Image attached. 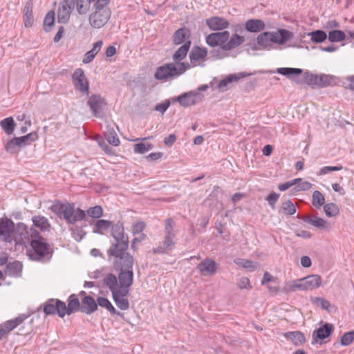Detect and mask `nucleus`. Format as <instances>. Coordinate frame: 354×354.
<instances>
[{
    "label": "nucleus",
    "mask_w": 354,
    "mask_h": 354,
    "mask_svg": "<svg viewBox=\"0 0 354 354\" xmlns=\"http://www.w3.org/2000/svg\"><path fill=\"white\" fill-rule=\"evenodd\" d=\"M308 36L310 37V40L313 43L320 44L324 42L327 39V34L322 30H316L315 31L309 32L307 33Z\"/></svg>",
    "instance_id": "41"
},
{
    "label": "nucleus",
    "mask_w": 354,
    "mask_h": 354,
    "mask_svg": "<svg viewBox=\"0 0 354 354\" xmlns=\"http://www.w3.org/2000/svg\"><path fill=\"white\" fill-rule=\"evenodd\" d=\"M33 252L30 254L31 259L39 262L49 261L53 253V249L46 242L39 232L30 227V235L28 241Z\"/></svg>",
    "instance_id": "3"
},
{
    "label": "nucleus",
    "mask_w": 354,
    "mask_h": 354,
    "mask_svg": "<svg viewBox=\"0 0 354 354\" xmlns=\"http://www.w3.org/2000/svg\"><path fill=\"white\" fill-rule=\"evenodd\" d=\"M333 330L334 326L333 324L325 323L319 328L313 331V339L315 342H317V339L324 340L333 333Z\"/></svg>",
    "instance_id": "26"
},
{
    "label": "nucleus",
    "mask_w": 354,
    "mask_h": 354,
    "mask_svg": "<svg viewBox=\"0 0 354 354\" xmlns=\"http://www.w3.org/2000/svg\"><path fill=\"white\" fill-rule=\"evenodd\" d=\"M203 97V94L198 91H190L180 95L179 104L183 107H189L199 103Z\"/></svg>",
    "instance_id": "14"
},
{
    "label": "nucleus",
    "mask_w": 354,
    "mask_h": 354,
    "mask_svg": "<svg viewBox=\"0 0 354 354\" xmlns=\"http://www.w3.org/2000/svg\"><path fill=\"white\" fill-rule=\"evenodd\" d=\"M72 237L77 242L81 241L86 234L83 226L74 225L70 227Z\"/></svg>",
    "instance_id": "46"
},
{
    "label": "nucleus",
    "mask_w": 354,
    "mask_h": 354,
    "mask_svg": "<svg viewBox=\"0 0 354 354\" xmlns=\"http://www.w3.org/2000/svg\"><path fill=\"white\" fill-rule=\"evenodd\" d=\"M251 75H252V73H248L246 72H241L237 74H230L218 82L216 88L220 92L223 93L232 87V84L234 82H237L241 78L246 77Z\"/></svg>",
    "instance_id": "13"
},
{
    "label": "nucleus",
    "mask_w": 354,
    "mask_h": 354,
    "mask_svg": "<svg viewBox=\"0 0 354 354\" xmlns=\"http://www.w3.org/2000/svg\"><path fill=\"white\" fill-rule=\"evenodd\" d=\"M33 0H28L24 8V21L26 27H31L34 22L32 15Z\"/></svg>",
    "instance_id": "33"
},
{
    "label": "nucleus",
    "mask_w": 354,
    "mask_h": 354,
    "mask_svg": "<svg viewBox=\"0 0 354 354\" xmlns=\"http://www.w3.org/2000/svg\"><path fill=\"white\" fill-rule=\"evenodd\" d=\"M207 55V50L206 48L195 46L191 50L189 57L191 63L195 66L196 62L204 59Z\"/></svg>",
    "instance_id": "28"
},
{
    "label": "nucleus",
    "mask_w": 354,
    "mask_h": 354,
    "mask_svg": "<svg viewBox=\"0 0 354 354\" xmlns=\"http://www.w3.org/2000/svg\"><path fill=\"white\" fill-rule=\"evenodd\" d=\"M111 236L115 240L112 244L120 245L122 243H126L129 246V238L124 234L123 223L118 221V223L112 225L111 230Z\"/></svg>",
    "instance_id": "18"
},
{
    "label": "nucleus",
    "mask_w": 354,
    "mask_h": 354,
    "mask_svg": "<svg viewBox=\"0 0 354 354\" xmlns=\"http://www.w3.org/2000/svg\"><path fill=\"white\" fill-rule=\"evenodd\" d=\"M32 228L37 227L42 232H49L51 225L46 217L42 215H35L32 217Z\"/></svg>",
    "instance_id": "30"
},
{
    "label": "nucleus",
    "mask_w": 354,
    "mask_h": 354,
    "mask_svg": "<svg viewBox=\"0 0 354 354\" xmlns=\"http://www.w3.org/2000/svg\"><path fill=\"white\" fill-rule=\"evenodd\" d=\"M50 210L59 218H64L69 225H74L77 221H81L86 218L85 212L80 208L75 209L73 203H63L57 201L50 207Z\"/></svg>",
    "instance_id": "4"
},
{
    "label": "nucleus",
    "mask_w": 354,
    "mask_h": 354,
    "mask_svg": "<svg viewBox=\"0 0 354 354\" xmlns=\"http://www.w3.org/2000/svg\"><path fill=\"white\" fill-rule=\"evenodd\" d=\"M109 144L117 147L120 144L119 138L113 129H109L104 135Z\"/></svg>",
    "instance_id": "52"
},
{
    "label": "nucleus",
    "mask_w": 354,
    "mask_h": 354,
    "mask_svg": "<svg viewBox=\"0 0 354 354\" xmlns=\"http://www.w3.org/2000/svg\"><path fill=\"white\" fill-rule=\"evenodd\" d=\"M189 67L188 63L180 62L178 66L173 63H167L156 68L154 77L157 80L166 81L169 78L179 77Z\"/></svg>",
    "instance_id": "6"
},
{
    "label": "nucleus",
    "mask_w": 354,
    "mask_h": 354,
    "mask_svg": "<svg viewBox=\"0 0 354 354\" xmlns=\"http://www.w3.org/2000/svg\"><path fill=\"white\" fill-rule=\"evenodd\" d=\"M0 126L7 135H11L16 126L12 117L6 118L0 122Z\"/></svg>",
    "instance_id": "42"
},
{
    "label": "nucleus",
    "mask_w": 354,
    "mask_h": 354,
    "mask_svg": "<svg viewBox=\"0 0 354 354\" xmlns=\"http://www.w3.org/2000/svg\"><path fill=\"white\" fill-rule=\"evenodd\" d=\"M117 272L118 273V277L113 273L107 274L103 279V286L107 288L108 281L115 278L116 289L129 292V288L133 283L134 273L133 268L117 271Z\"/></svg>",
    "instance_id": "7"
},
{
    "label": "nucleus",
    "mask_w": 354,
    "mask_h": 354,
    "mask_svg": "<svg viewBox=\"0 0 354 354\" xmlns=\"http://www.w3.org/2000/svg\"><path fill=\"white\" fill-rule=\"evenodd\" d=\"M128 248L126 243H122L120 245L111 244L107 250L108 261H112L116 272L133 268L134 258L127 252Z\"/></svg>",
    "instance_id": "2"
},
{
    "label": "nucleus",
    "mask_w": 354,
    "mask_h": 354,
    "mask_svg": "<svg viewBox=\"0 0 354 354\" xmlns=\"http://www.w3.org/2000/svg\"><path fill=\"white\" fill-rule=\"evenodd\" d=\"M171 101L169 99L165 100L162 103L156 104L154 107V110L160 112L161 114H163L170 106Z\"/></svg>",
    "instance_id": "63"
},
{
    "label": "nucleus",
    "mask_w": 354,
    "mask_h": 354,
    "mask_svg": "<svg viewBox=\"0 0 354 354\" xmlns=\"http://www.w3.org/2000/svg\"><path fill=\"white\" fill-rule=\"evenodd\" d=\"M72 81L76 90L82 94L88 95L89 82L82 68H78L75 70L72 75Z\"/></svg>",
    "instance_id": "10"
},
{
    "label": "nucleus",
    "mask_w": 354,
    "mask_h": 354,
    "mask_svg": "<svg viewBox=\"0 0 354 354\" xmlns=\"http://www.w3.org/2000/svg\"><path fill=\"white\" fill-rule=\"evenodd\" d=\"M354 340V330L348 331L343 334L341 337L340 344L346 346L352 344Z\"/></svg>",
    "instance_id": "56"
},
{
    "label": "nucleus",
    "mask_w": 354,
    "mask_h": 354,
    "mask_svg": "<svg viewBox=\"0 0 354 354\" xmlns=\"http://www.w3.org/2000/svg\"><path fill=\"white\" fill-rule=\"evenodd\" d=\"M191 40V30L185 27L177 29L172 35V42L175 46L183 45Z\"/></svg>",
    "instance_id": "22"
},
{
    "label": "nucleus",
    "mask_w": 354,
    "mask_h": 354,
    "mask_svg": "<svg viewBox=\"0 0 354 354\" xmlns=\"http://www.w3.org/2000/svg\"><path fill=\"white\" fill-rule=\"evenodd\" d=\"M318 75H315L309 71H306L304 73V80L309 85L312 86H317L319 87L318 83Z\"/></svg>",
    "instance_id": "54"
},
{
    "label": "nucleus",
    "mask_w": 354,
    "mask_h": 354,
    "mask_svg": "<svg viewBox=\"0 0 354 354\" xmlns=\"http://www.w3.org/2000/svg\"><path fill=\"white\" fill-rule=\"evenodd\" d=\"M285 337L291 339L296 346L301 345L306 340L304 333L300 331L288 332L285 334Z\"/></svg>",
    "instance_id": "40"
},
{
    "label": "nucleus",
    "mask_w": 354,
    "mask_h": 354,
    "mask_svg": "<svg viewBox=\"0 0 354 354\" xmlns=\"http://www.w3.org/2000/svg\"><path fill=\"white\" fill-rule=\"evenodd\" d=\"M87 104L90 107L93 116L96 118L100 117V112L103 106L106 104L105 100L98 94L91 95L88 100Z\"/></svg>",
    "instance_id": "15"
},
{
    "label": "nucleus",
    "mask_w": 354,
    "mask_h": 354,
    "mask_svg": "<svg viewBox=\"0 0 354 354\" xmlns=\"http://www.w3.org/2000/svg\"><path fill=\"white\" fill-rule=\"evenodd\" d=\"M273 33L275 36L274 44L280 45L284 44L293 37V33L286 29H279Z\"/></svg>",
    "instance_id": "38"
},
{
    "label": "nucleus",
    "mask_w": 354,
    "mask_h": 354,
    "mask_svg": "<svg viewBox=\"0 0 354 354\" xmlns=\"http://www.w3.org/2000/svg\"><path fill=\"white\" fill-rule=\"evenodd\" d=\"M191 45L192 41H188L185 44L181 45L174 53L172 59L176 63L177 66L178 64L181 62V61L186 57Z\"/></svg>",
    "instance_id": "32"
},
{
    "label": "nucleus",
    "mask_w": 354,
    "mask_h": 354,
    "mask_svg": "<svg viewBox=\"0 0 354 354\" xmlns=\"http://www.w3.org/2000/svg\"><path fill=\"white\" fill-rule=\"evenodd\" d=\"M300 181H301V178H295L290 181H287L283 183H280L278 185V189L281 192H284V191L288 189L289 188H290L291 187H292L293 185H296L297 183H299Z\"/></svg>",
    "instance_id": "62"
},
{
    "label": "nucleus",
    "mask_w": 354,
    "mask_h": 354,
    "mask_svg": "<svg viewBox=\"0 0 354 354\" xmlns=\"http://www.w3.org/2000/svg\"><path fill=\"white\" fill-rule=\"evenodd\" d=\"M146 227V223L144 221H136L133 224L132 226V232L134 236L136 235V234H140V232H142L144 230Z\"/></svg>",
    "instance_id": "61"
},
{
    "label": "nucleus",
    "mask_w": 354,
    "mask_h": 354,
    "mask_svg": "<svg viewBox=\"0 0 354 354\" xmlns=\"http://www.w3.org/2000/svg\"><path fill=\"white\" fill-rule=\"evenodd\" d=\"M319 88L333 86L339 83V78L333 75L319 74L318 75Z\"/></svg>",
    "instance_id": "31"
},
{
    "label": "nucleus",
    "mask_w": 354,
    "mask_h": 354,
    "mask_svg": "<svg viewBox=\"0 0 354 354\" xmlns=\"http://www.w3.org/2000/svg\"><path fill=\"white\" fill-rule=\"evenodd\" d=\"M111 221L104 219L97 220L93 229V232L95 234H103L102 231L107 230L112 226Z\"/></svg>",
    "instance_id": "44"
},
{
    "label": "nucleus",
    "mask_w": 354,
    "mask_h": 354,
    "mask_svg": "<svg viewBox=\"0 0 354 354\" xmlns=\"http://www.w3.org/2000/svg\"><path fill=\"white\" fill-rule=\"evenodd\" d=\"M176 245V241L164 238L156 247L152 248V252L156 254H165L172 251Z\"/></svg>",
    "instance_id": "25"
},
{
    "label": "nucleus",
    "mask_w": 354,
    "mask_h": 354,
    "mask_svg": "<svg viewBox=\"0 0 354 354\" xmlns=\"http://www.w3.org/2000/svg\"><path fill=\"white\" fill-rule=\"evenodd\" d=\"M23 270V265L19 261H15L6 264L4 272L6 274L13 277H21Z\"/></svg>",
    "instance_id": "29"
},
{
    "label": "nucleus",
    "mask_w": 354,
    "mask_h": 354,
    "mask_svg": "<svg viewBox=\"0 0 354 354\" xmlns=\"http://www.w3.org/2000/svg\"><path fill=\"white\" fill-rule=\"evenodd\" d=\"M55 22L54 11H49L45 16L44 20V28L46 32H49Z\"/></svg>",
    "instance_id": "55"
},
{
    "label": "nucleus",
    "mask_w": 354,
    "mask_h": 354,
    "mask_svg": "<svg viewBox=\"0 0 354 354\" xmlns=\"http://www.w3.org/2000/svg\"><path fill=\"white\" fill-rule=\"evenodd\" d=\"M175 222L171 218L165 221L164 238L175 240L176 233L174 232Z\"/></svg>",
    "instance_id": "39"
},
{
    "label": "nucleus",
    "mask_w": 354,
    "mask_h": 354,
    "mask_svg": "<svg viewBox=\"0 0 354 354\" xmlns=\"http://www.w3.org/2000/svg\"><path fill=\"white\" fill-rule=\"evenodd\" d=\"M245 41V37L236 33L231 36L230 32H212L205 37L206 44L212 48L219 46L223 51H230L240 46Z\"/></svg>",
    "instance_id": "1"
},
{
    "label": "nucleus",
    "mask_w": 354,
    "mask_h": 354,
    "mask_svg": "<svg viewBox=\"0 0 354 354\" xmlns=\"http://www.w3.org/2000/svg\"><path fill=\"white\" fill-rule=\"evenodd\" d=\"M97 302L98 304V306L106 308L107 310H109L111 315H121L120 312L115 310L114 306L112 305L111 301L107 298L104 297H99L97 299Z\"/></svg>",
    "instance_id": "43"
},
{
    "label": "nucleus",
    "mask_w": 354,
    "mask_h": 354,
    "mask_svg": "<svg viewBox=\"0 0 354 354\" xmlns=\"http://www.w3.org/2000/svg\"><path fill=\"white\" fill-rule=\"evenodd\" d=\"M313 303L317 306H320L322 309L328 310L330 307V303L328 300L322 297H315L312 300Z\"/></svg>",
    "instance_id": "59"
},
{
    "label": "nucleus",
    "mask_w": 354,
    "mask_h": 354,
    "mask_svg": "<svg viewBox=\"0 0 354 354\" xmlns=\"http://www.w3.org/2000/svg\"><path fill=\"white\" fill-rule=\"evenodd\" d=\"M322 278L318 274L308 275L304 278L294 281L288 287L289 291L312 290L318 288L321 286Z\"/></svg>",
    "instance_id": "8"
},
{
    "label": "nucleus",
    "mask_w": 354,
    "mask_h": 354,
    "mask_svg": "<svg viewBox=\"0 0 354 354\" xmlns=\"http://www.w3.org/2000/svg\"><path fill=\"white\" fill-rule=\"evenodd\" d=\"M68 305L65 304V315H70L73 313L81 312V302L75 294L71 295L67 299Z\"/></svg>",
    "instance_id": "27"
},
{
    "label": "nucleus",
    "mask_w": 354,
    "mask_h": 354,
    "mask_svg": "<svg viewBox=\"0 0 354 354\" xmlns=\"http://www.w3.org/2000/svg\"><path fill=\"white\" fill-rule=\"evenodd\" d=\"M296 211L297 209L293 203L288 200L281 203L279 212H282L286 215H293L296 213Z\"/></svg>",
    "instance_id": "47"
},
{
    "label": "nucleus",
    "mask_w": 354,
    "mask_h": 354,
    "mask_svg": "<svg viewBox=\"0 0 354 354\" xmlns=\"http://www.w3.org/2000/svg\"><path fill=\"white\" fill-rule=\"evenodd\" d=\"M37 138L38 136L36 132H31L26 136L17 137V139L20 144V147H21L30 145L32 142L37 140Z\"/></svg>",
    "instance_id": "45"
},
{
    "label": "nucleus",
    "mask_w": 354,
    "mask_h": 354,
    "mask_svg": "<svg viewBox=\"0 0 354 354\" xmlns=\"http://www.w3.org/2000/svg\"><path fill=\"white\" fill-rule=\"evenodd\" d=\"M65 302L58 299H49L44 304V313L46 315H55L63 318L65 316Z\"/></svg>",
    "instance_id": "11"
},
{
    "label": "nucleus",
    "mask_w": 354,
    "mask_h": 354,
    "mask_svg": "<svg viewBox=\"0 0 354 354\" xmlns=\"http://www.w3.org/2000/svg\"><path fill=\"white\" fill-rule=\"evenodd\" d=\"M328 38L330 42H339L346 39V35L342 30H333L329 31Z\"/></svg>",
    "instance_id": "48"
},
{
    "label": "nucleus",
    "mask_w": 354,
    "mask_h": 354,
    "mask_svg": "<svg viewBox=\"0 0 354 354\" xmlns=\"http://www.w3.org/2000/svg\"><path fill=\"white\" fill-rule=\"evenodd\" d=\"M324 211L328 217H334L339 214V207L334 203H329L324 205Z\"/></svg>",
    "instance_id": "49"
},
{
    "label": "nucleus",
    "mask_w": 354,
    "mask_h": 354,
    "mask_svg": "<svg viewBox=\"0 0 354 354\" xmlns=\"http://www.w3.org/2000/svg\"><path fill=\"white\" fill-rule=\"evenodd\" d=\"M259 73L261 74H273L277 73L280 75H284L292 80H296V77L303 73V70L297 68L290 67H281L277 68L276 71L272 70L260 71Z\"/></svg>",
    "instance_id": "17"
},
{
    "label": "nucleus",
    "mask_w": 354,
    "mask_h": 354,
    "mask_svg": "<svg viewBox=\"0 0 354 354\" xmlns=\"http://www.w3.org/2000/svg\"><path fill=\"white\" fill-rule=\"evenodd\" d=\"M110 1L111 0H96L94 3L95 11L92 12L88 17L89 24L93 28H102L110 19L111 10L106 8Z\"/></svg>",
    "instance_id": "5"
},
{
    "label": "nucleus",
    "mask_w": 354,
    "mask_h": 354,
    "mask_svg": "<svg viewBox=\"0 0 354 354\" xmlns=\"http://www.w3.org/2000/svg\"><path fill=\"white\" fill-rule=\"evenodd\" d=\"M324 196L319 191H315L312 196V204L316 209H320L324 205Z\"/></svg>",
    "instance_id": "50"
},
{
    "label": "nucleus",
    "mask_w": 354,
    "mask_h": 354,
    "mask_svg": "<svg viewBox=\"0 0 354 354\" xmlns=\"http://www.w3.org/2000/svg\"><path fill=\"white\" fill-rule=\"evenodd\" d=\"M234 263L239 266L250 270V271H254L257 268V263L251 260L239 258L234 260Z\"/></svg>",
    "instance_id": "53"
},
{
    "label": "nucleus",
    "mask_w": 354,
    "mask_h": 354,
    "mask_svg": "<svg viewBox=\"0 0 354 354\" xmlns=\"http://www.w3.org/2000/svg\"><path fill=\"white\" fill-rule=\"evenodd\" d=\"M265 23L261 19H252L248 20L245 24V28L250 32H259L264 30Z\"/></svg>",
    "instance_id": "35"
},
{
    "label": "nucleus",
    "mask_w": 354,
    "mask_h": 354,
    "mask_svg": "<svg viewBox=\"0 0 354 354\" xmlns=\"http://www.w3.org/2000/svg\"><path fill=\"white\" fill-rule=\"evenodd\" d=\"M205 24L210 30L217 32L223 31L230 25L229 21L221 17H212L206 19Z\"/></svg>",
    "instance_id": "20"
},
{
    "label": "nucleus",
    "mask_w": 354,
    "mask_h": 354,
    "mask_svg": "<svg viewBox=\"0 0 354 354\" xmlns=\"http://www.w3.org/2000/svg\"><path fill=\"white\" fill-rule=\"evenodd\" d=\"M103 45L102 40H99L93 44V48L91 50L87 51L84 54V57L82 59V62L84 64H88L91 62L95 58V55L99 53L102 46Z\"/></svg>",
    "instance_id": "36"
},
{
    "label": "nucleus",
    "mask_w": 354,
    "mask_h": 354,
    "mask_svg": "<svg viewBox=\"0 0 354 354\" xmlns=\"http://www.w3.org/2000/svg\"><path fill=\"white\" fill-rule=\"evenodd\" d=\"M297 185L293 188V190L295 192H301V191H308L312 187V184L308 181H302L299 183H297Z\"/></svg>",
    "instance_id": "64"
},
{
    "label": "nucleus",
    "mask_w": 354,
    "mask_h": 354,
    "mask_svg": "<svg viewBox=\"0 0 354 354\" xmlns=\"http://www.w3.org/2000/svg\"><path fill=\"white\" fill-rule=\"evenodd\" d=\"M20 148H21V147H20V144L17 140V137L10 140L5 145L6 151L12 154L17 153Z\"/></svg>",
    "instance_id": "51"
},
{
    "label": "nucleus",
    "mask_w": 354,
    "mask_h": 354,
    "mask_svg": "<svg viewBox=\"0 0 354 354\" xmlns=\"http://www.w3.org/2000/svg\"><path fill=\"white\" fill-rule=\"evenodd\" d=\"M196 268L203 276H212L216 272L217 264L213 259L206 258L198 264Z\"/></svg>",
    "instance_id": "19"
},
{
    "label": "nucleus",
    "mask_w": 354,
    "mask_h": 354,
    "mask_svg": "<svg viewBox=\"0 0 354 354\" xmlns=\"http://www.w3.org/2000/svg\"><path fill=\"white\" fill-rule=\"evenodd\" d=\"M343 169L342 165L339 166H324L319 169L317 172L318 176L326 175L333 171H340Z\"/></svg>",
    "instance_id": "58"
},
{
    "label": "nucleus",
    "mask_w": 354,
    "mask_h": 354,
    "mask_svg": "<svg viewBox=\"0 0 354 354\" xmlns=\"http://www.w3.org/2000/svg\"><path fill=\"white\" fill-rule=\"evenodd\" d=\"M88 215L93 218H99L102 216L103 209L100 205H95L87 210Z\"/></svg>",
    "instance_id": "57"
},
{
    "label": "nucleus",
    "mask_w": 354,
    "mask_h": 354,
    "mask_svg": "<svg viewBox=\"0 0 354 354\" xmlns=\"http://www.w3.org/2000/svg\"><path fill=\"white\" fill-rule=\"evenodd\" d=\"M73 10V9L63 0L57 12L58 21L63 24L68 22Z\"/></svg>",
    "instance_id": "34"
},
{
    "label": "nucleus",
    "mask_w": 354,
    "mask_h": 354,
    "mask_svg": "<svg viewBox=\"0 0 354 354\" xmlns=\"http://www.w3.org/2000/svg\"><path fill=\"white\" fill-rule=\"evenodd\" d=\"M15 232V223L6 217L0 218V238L8 242Z\"/></svg>",
    "instance_id": "16"
},
{
    "label": "nucleus",
    "mask_w": 354,
    "mask_h": 354,
    "mask_svg": "<svg viewBox=\"0 0 354 354\" xmlns=\"http://www.w3.org/2000/svg\"><path fill=\"white\" fill-rule=\"evenodd\" d=\"M15 232L18 235V239L24 241L26 240L27 242L29 241L30 235V228L29 229L28 225L22 222H19L15 225Z\"/></svg>",
    "instance_id": "37"
},
{
    "label": "nucleus",
    "mask_w": 354,
    "mask_h": 354,
    "mask_svg": "<svg viewBox=\"0 0 354 354\" xmlns=\"http://www.w3.org/2000/svg\"><path fill=\"white\" fill-rule=\"evenodd\" d=\"M65 3L68 4L73 10H76L79 15H83L88 12L90 10L92 2L96 0H64Z\"/></svg>",
    "instance_id": "21"
},
{
    "label": "nucleus",
    "mask_w": 354,
    "mask_h": 354,
    "mask_svg": "<svg viewBox=\"0 0 354 354\" xmlns=\"http://www.w3.org/2000/svg\"><path fill=\"white\" fill-rule=\"evenodd\" d=\"M275 36L273 32H263L257 36V44H254L252 48L254 50H270L272 43H274Z\"/></svg>",
    "instance_id": "12"
},
{
    "label": "nucleus",
    "mask_w": 354,
    "mask_h": 354,
    "mask_svg": "<svg viewBox=\"0 0 354 354\" xmlns=\"http://www.w3.org/2000/svg\"><path fill=\"white\" fill-rule=\"evenodd\" d=\"M346 89L354 91V75L346 76L342 82Z\"/></svg>",
    "instance_id": "60"
},
{
    "label": "nucleus",
    "mask_w": 354,
    "mask_h": 354,
    "mask_svg": "<svg viewBox=\"0 0 354 354\" xmlns=\"http://www.w3.org/2000/svg\"><path fill=\"white\" fill-rule=\"evenodd\" d=\"M98 304L92 296L84 297L81 299V312L91 315L97 309Z\"/></svg>",
    "instance_id": "24"
},
{
    "label": "nucleus",
    "mask_w": 354,
    "mask_h": 354,
    "mask_svg": "<svg viewBox=\"0 0 354 354\" xmlns=\"http://www.w3.org/2000/svg\"><path fill=\"white\" fill-rule=\"evenodd\" d=\"M116 281L113 279L109 280L107 282V288L109 289L112 294V297L116 306L122 310H127L129 308V302L127 298L129 294L128 291L118 290L115 288Z\"/></svg>",
    "instance_id": "9"
},
{
    "label": "nucleus",
    "mask_w": 354,
    "mask_h": 354,
    "mask_svg": "<svg viewBox=\"0 0 354 354\" xmlns=\"http://www.w3.org/2000/svg\"><path fill=\"white\" fill-rule=\"evenodd\" d=\"M301 219L304 222L310 224L320 230H328L330 227V223L326 220L317 216H304Z\"/></svg>",
    "instance_id": "23"
}]
</instances>
